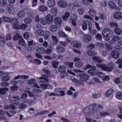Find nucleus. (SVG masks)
Wrapping results in <instances>:
<instances>
[{
    "label": "nucleus",
    "instance_id": "f257e3e1",
    "mask_svg": "<svg viewBox=\"0 0 122 122\" xmlns=\"http://www.w3.org/2000/svg\"><path fill=\"white\" fill-rule=\"evenodd\" d=\"M96 66L101 68L102 70L108 72L111 71L112 69L115 68V64L112 62H110L108 63V66L110 67L107 66L105 64H101L99 63L97 64Z\"/></svg>",
    "mask_w": 122,
    "mask_h": 122
},
{
    "label": "nucleus",
    "instance_id": "f03ea898",
    "mask_svg": "<svg viewBox=\"0 0 122 122\" xmlns=\"http://www.w3.org/2000/svg\"><path fill=\"white\" fill-rule=\"evenodd\" d=\"M102 36L105 40H109L110 37L113 36V32L108 28L103 29L102 31Z\"/></svg>",
    "mask_w": 122,
    "mask_h": 122
},
{
    "label": "nucleus",
    "instance_id": "7ed1b4c3",
    "mask_svg": "<svg viewBox=\"0 0 122 122\" xmlns=\"http://www.w3.org/2000/svg\"><path fill=\"white\" fill-rule=\"evenodd\" d=\"M88 22V30L90 31L89 34L91 36H93L95 35L97 33V30H91L92 27V24L90 21Z\"/></svg>",
    "mask_w": 122,
    "mask_h": 122
},
{
    "label": "nucleus",
    "instance_id": "20e7f679",
    "mask_svg": "<svg viewBox=\"0 0 122 122\" xmlns=\"http://www.w3.org/2000/svg\"><path fill=\"white\" fill-rule=\"evenodd\" d=\"M80 81H86L89 78L88 75L85 73H80L79 75Z\"/></svg>",
    "mask_w": 122,
    "mask_h": 122
},
{
    "label": "nucleus",
    "instance_id": "39448f33",
    "mask_svg": "<svg viewBox=\"0 0 122 122\" xmlns=\"http://www.w3.org/2000/svg\"><path fill=\"white\" fill-rule=\"evenodd\" d=\"M122 37L117 35L113 36L112 38V40L110 41V42L112 44H115L116 41H118L122 39Z\"/></svg>",
    "mask_w": 122,
    "mask_h": 122
},
{
    "label": "nucleus",
    "instance_id": "423d86ee",
    "mask_svg": "<svg viewBox=\"0 0 122 122\" xmlns=\"http://www.w3.org/2000/svg\"><path fill=\"white\" fill-rule=\"evenodd\" d=\"M9 72H6L2 74H1L4 76L2 79V81L3 82H6L9 81L10 79V76H9Z\"/></svg>",
    "mask_w": 122,
    "mask_h": 122
},
{
    "label": "nucleus",
    "instance_id": "0eeeda50",
    "mask_svg": "<svg viewBox=\"0 0 122 122\" xmlns=\"http://www.w3.org/2000/svg\"><path fill=\"white\" fill-rule=\"evenodd\" d=\"M77 18V16L74 15H71L70 17V21L71 22L72 25L74 26H75L76 25V23L75 21Z\"/></svg>",
    "mask_w": 122,
    "mask_h": 122
},
{
    "label": "nucleus",
    "instance_id": "6e6552de",
    "mask_svg": "<svg viewBox=\"0 0 122 122\" xmlns=\"http://www.w3.org/2000/svg\"><path fill=\"white\" fill-rule=\"evenodd\" d=\"M82 38L83 41L87 42L90 41L92 39L91 36L87 34H86L83 36Z\"/></svg>",
    "mask_w": 122,
    "mask_h": 122
},
{
    "label": "nucleus",
    "instance_id": "1a4fd4ad",
    "mask_svg": "<svg viewBox=\"0 0 122 122\" xmlns=\"http://www.w3.org/2000/svg\"><path fill=\"white\" fill-rule=\"evenodd\" d=\"M57 4L61 8H65L67 5V4L66 1L60 0L58 1L57 2Z\"/></svg>",
    "mask_w": 122,
    "mask_h": 122
},
{
    "label": "nucleus",
    "instance_id": "9d476101",
    "mask_svg": "<svg viewBox=\"0 0 122 122\" xmlns=\"http://www.w3.org/2000/svg\"><path fill=\"white\" fill-rule=\"evenodd\" d=\"M53 15L49 14L45 18L49 24H51L52 23L53 20Z\"/></svg>",
    "mask_w": 122,
    "mask_h": 122
},
{
    "label": "nucleus",
    "instance_id": "9b49d317",
    "mask_svg": "<svg viewBox=\"0 0 122 122\" xmlns=\"http://www.w3.org/2000/svg\"><path fill=\"white\" fill-rule=\"evenodd\" d=\"M47 4L50 8H51L55 6V2L54 0H49L47 2Z\"/></svg>",
    "mask_w": 122,
    "mask_h": 122
},
{
    "label": "nucleus",
    "instance_id": "f8f14e48",
    "mask_svg": "<svg viewBox=\"0 0 122 122\" xmlns=\"http://www.w3.org/2000/svg\"><path fill=\"white\" fill-rule=\"evenodd\" d=\"M113 16L117 19H121L122 18V13L119 12H116L114 13Z\"/></svg>",
    "mask_w": 122,
    "mask_h": 122
},
{
    "label": "nucleus",
    "instance_id": "ddd939ff",
    "mask_svg": "<svg viewBox=\"0 0 122 122\" xmlns=\"http://www.w3.org/2000/svg\"><path fill=\"white\" fill-rule=\"evenodd\" d=\"M56 50L59 53H63L65 51V50L63 47L61 45H58L56 47Z\"/></svg>",
    "mask_w": 122,
    "mask_h": 122
},
{
    "label": "nucleus",
    "instance_id": "4468645a",
    "mask_svg": "<svg viewBox=\"0 0 122 122\" xmlns=\"http://www.w3.org/2000/svg\"><path fill=\"white\" fill-rule=\"evenodd\" d=\"M71 44L72 46L76 48H80L81 46V44L79 42L76 41H73Z\"/></svg>",
    "mask_w": 122,
    "mask_h": 122
},
{
    "label": "nucleus",
    "instance_id": "2eb2a0df",
    "mask_svg": "<svg viewBox=\"0 0 122 122\" xmlns=\"http://www.w3.org/2000/svg\"><path fill=\"white\" fill-rule=\"evenodd\" d=\"M111 55L114 58L117 59L119 57V54L118 52L115 50H113L111 53Z\"/></svg>",
    "mask_w": 122,
    "mask_h": 122
},
{
    "label": "nucleus",
    "instance_id": "dca6fc26",
    "mask_svg": "<svg viewBox=\"0 0 122 122\" xmlns=\"http://www.w3.org/2000/svg\"><path fill=\"white\" fill-rule=\"evenodd\" d=\"M114 32L115 34L120 36L122 33V31L121 29L117 27L115 28Z\"/></svg>",
    "mask_w": 122,
    "mask_h": 122
},
{
    "label": "nucleus",
    "instance_id": "f3484780",
    "mask_svg": "<svg viewBox=\"0 0 122 122\" xmlns=\"http://www.w3.org/2000/svg\"><path fill=\"white\" fill-rule=\"evenodd\" d=\"M5 43V37L0 36V46H2L4 45Z\"/></svg>",
    "mask_w": 122,
    "mask_h": 122
},
{
    "label": "nucleus",
    "instance_id": "a211bd4d",
    "mask_svg": "<svg viewBox=\"0 0 122 122\" xmlns=\"http://www.w3.org/2000/svg\"><path fill=\"white\" fill-rule=\"evenodd\" d=\"M58 70L59 72H64L65 71L66 67L64 66L61 65L58 67Z\"/></svg>",
    "mask_w": 122,
    "mask_h": 122
},
{
    "label": "nucleus",
    "instance_id": "6ab92c4d",
    "mask_svg": "<svg viewBox=\"0 0 122 122\" xmlns=\"http://www.w3.org/2000/svg\"><path fill=\"white\" fill-rule=\"evenodd\" d=\"M54 21L55 24L61 25L62 22L61 18L60 17H56Z\"/></svg>",
    "mask_w": 122,
    "mask_h": 122
},
{
    "label": "nucleus",
    "instance_id": "aec40b11",
    "mask_svg": "<svg viewBox=\"0 0 122 122\" xmlns=\"http://www.w3.org/2000/svg\"><path fill=\"white\" fill-rule=\"evenodd\" d=\"M96 67H92V68L89 69L88 71V73L91 75L94 76L95 75V70Z\"/></svg>",
    "mask_w": 122,
    "mask_h": 122
},
{
    "label": "nucleus",
    "instance_id": "412c9836",
    "mask_svg": "<svg viewBox=\"0 0 122 122\" xmlns=\"http://www.w3.org/2000/svg\"><path fill=\"white\" fill-rule=\"evenodd\" d=\"M83 21L82 22V28L84 30H86L87 28V25H88V21Z\"/></svg>",
    "mask_w": 122,
    "mask_h": 122
},
{
    "label": "nucleus",
    "instance_id": "4be33fe9",
    "mask_svg": "<svg viewBox=\"0 0 122 122\" xmlns=\"http://www.w3.org/2000/svg\"><path fill=\"white\" fill-rule=\"evenodd\" d=\"M113 91L111 89H109L107 92L106 93L105 95L106 97H109L112 93Z\"/></svg>",
    "mask_w": 122,
    "mask_h": 122
},
{
    "label": "nucleus",
    "instance_id": "5701e85b",
    "mask_svg": "<svg viewBox=\"0 0 122 122\" xmlns=\"http://www.w3.org/2000/svg\"><path fill=\"white\" fill-rule=\"evenodd\" d=\"M116 98L118 100H122V93L120 92H118L116 95Z\"/></svg>",
    "mask_w": 122,
    "mask_h": 122
},
{
    "label": "nucleus",
    "instance_id": "b1692460",
    "mask_svg": "<svg viewBox=\"0 0 122 122\" xmlns=\"http://www.w3.org/2000/svg\"><path fill=\"white\" fill-rule=\"evenodd\" d=\"M88 12L90 15L93 16H95L96 14V13L95 11L92 9H90Z\"/></svg>",
    "mask_w": 122,
    "mask_h": 122
},
{
    "label": "nucleus",
    "instance_id": "393cba45",
    "mask_svg": "<svg viewBox=\"0 0 122 122\" xmlns=\"http://www.w3.org/2000/svg\"><path fill=\"white\" fill-rule=\"evenodd\" d=\"M93 60L97 62H102L103 60L99 57H97L96 56H93L92 57Z\"/></svg>",
    "mask_w": 122,
    "mask_h": 122
},
{
    "label": "nucleus",
    "instance_id": "a878e982",
    "mask_svg": "<svg viewBox=\"0 0 122 122\" xmlns=\"http://www.w3.org/2000/svg\"><path fill=\"white\" fill-rule=\"evenodd\" d=\"M87 55L90 56H92L97 55V53L94 52V51L93 50H90L87 52Z\"/></svg>",
    "mask_w": 122,
    "mask_h": 122
},
{
    "label": "nucleus",
    "instance_id": "bb28decb",
    "mask_svg": "<svg viewBox=\"0 0 122 122\" xmlns=\"http://www.w3.org/2000/svg\"><path fill=\"white\" fill-rule=\"evenodd\" d=\"M50 32L48 31H44L43 33V35L44 39L45 40H47L49 37Z\"/></svg>",
    "mask_w": 122,
    "mask_h": 122
},
{
    "label": "nucleus",
    "instance_id": "cd10ccee",
    "mask_svg": "<svg viewBox=\"0 0 122 122\" xmlns=\"http://www.w3.org/2000/svg\"><path fill=\"white\" fill-rule=\"evenodd\" d=\"M98 15L99 18L102 20H103L106 18V15L104 13H99Z\"/></svg>",
    "mask_w": 122,
    "mask_h": 122
},
{
    "label": "nucleus",
    "instance_id": "c85d7f7f",
    "mask_svg": "<svg viewBox=\"0 0 122 122\" xmlns=\"http://www.w3.org/2000/svg\"><path fill=\"white\" fill-rule=\"evenodd\" d=\"M114 82L115 84H118L119 83L122 84V77H121L120 79L118 77L116 78L115 79Z\"/></svg>",
    "mask_w": 122,
    "mask_h": 122
},
{
    "label": "nucleus",
    "instance_id": "c756f323",
    "mask_svg": "<svg viewBox=\"0 0 122 122\" xmlns=\"http://www.w3.org/2000/svg\"><path fill=\"white\" fill-rule=\"evenodd\" d=\"M57 26L56 25H52L50 27V30L52 32L55 31L57 29Z\"/></svg>",
    "mask_w": 122,
    "mask_h": 122
},
{
    "label": "nucleus",
    "instance_id": "7c9ffc66",
    "mask_svg": "<svg viewBox=\"0 0 122 122\" xmlns=\"http://www.w3.org/2000/svg\"><path fill=\"white\" fill-rule=\"evenodd\" d=\"M8 90L7 88H2L0 89V94H4L6 93V91Z\"/></svg>",
    "mask_w": 122,
    "mask_h": 122
},
{
    "label": "nucleus",
    "instance_id": "2f4dec72",
    "mask_svg": "<svg viewBox=\"0 0 122 122\" xmlns=\"http://www.w3.org/2000/svg\"><path fill=\"white\" fill-rule=\"evenodd\" d=\"M47 9V7L45 5L41 6L39 7V11L44 12Z\"/></svg>",
    "mask_w": 122,
    "mask_h": 122
},
{
    "label": "nucleus",
    "instance_id": "473e14b6",
    "mask_svg": "<svg viewBox=\"0 0 122 122\" xmlns=\"http://www.w3.org/2000/svg\"><path fill=\"white\" fill-rule=\"evenodd\" d=\"M40 22L41 24L43 25H45L48 23V21L46 18H43L40 20Z\"/></svg>",
    "mask_w": 122,
    "mask_h": 122
},
{
    "label": "nucleus",
    "instance_id": "72a5a7b5",
    "mask_svg": "<svg viewBox=\"0 0 122 122\" xmlns=\"http://www.w3.org/2000/svg\"><path fill=\"white\" fill-rule=\"evenodd\" d=\"M70 16V13L66 12L65 14L64 15L62 16L63 19L65 20H66L67 18L69 17Z\"/></svg>",
    "mask_w": 122,
    "mask_h": 122
},
{
    "label": "nucleus",
    "instance_id": "f704fd0d",
    "mask_svg": "<svg viewBox=\"0 0 122 122\" xmlns=\"http://www.w3.org/2000/svg\"><path fill=\"white\" fill-rule=\"evenodd\" d=\"M19 45L22 46H25L26 44L25 41L22 38L19 40Z\"/></svg>",
    "mask_w": 122,
    "mask_h": 122
},
{
    "label": "nucleus",
    "instance_id": "c9c22d12",
    "mask_svg": "<svg viewBox=\"0 0 122 122\" xmlns=\"http://www.w3.org/2000/svg\"><path fill=\"white\" fill-rule=\"evenodd\" d=\"M105 45L106 47V49L107 50L110 51L112 49V45L106 43L105 44Z\"/></svg>",
    "mask_w": 122,
    "mask_h": 122
},
{
    "label": "nucleus",
    "instance_id": "e433bc0d",
    "mask_svg": "<svg viewBox=\"0 0 122 122\" xmlns=\"http://www.w3.org/2000/svg\"><path fill=\"white\" fill-rule=\"evenodd\" d=\"M51 12L53 14V16H56L57 14V10L56 8L54 7L52 8L51 10Z\"/></svg>",
    "mask_w": 122,
    "mask_h": 122
},
{
    "label": "nucleus",
    "instance_id": "4c0bfd02",
    "mask_svg": "<svg viewBox=\"0 0 122 122\" xmlns=\"http://www.w3.org/2000/svg\"><path fill=\"white\" fill-rule=\"evenodd\" d=\"M83 3L85 5H89L90 3L92 2V0H82Z\"/></svg>",
    "mask_w": 122,
    "mask_h": 122
},
{
    "label": "nucleus",
    "instance_id": "58836bf2",
    "mask_svg": "<svg viewBox=\"0 0 122 122\" xmlns=\"http://www.w3.org/2000/svg\"><path fill=\"white\" fill-rule=\"evenodd\" d=\"M17 15L18 16L20 17H23L25 15L24 11L23 10H21L18 13Z\"/></svg>",
    "mask_w": 122,
    "mask_h": 122
},
{
    "label": "nucleus",
    "instance_id": "ea45409f",
    "mask_svg": "<svg viewBox=\"0 0 122 122\" xmlns=\"http://www.w3.org/2000/svg\"><path fill=\"white\" fill-rule=\"evenodd\" d=\"M36 51L41 54H42L44 52L45 50L44 49L43 47L38 48Z\"/></svg>",
    "mask_w": 122,
    "mask_h": 122
},
{
    "label": "nucleus",
    "instance_id": "a19ab883",
    "mask_svg": "<svg viewBox=\"0 0 122 122\" xmlns=\"http://www.w3.org/2000/svg\"><path fill=\"white\" fill-rule=\"evenodd\" d=\"M58 34L59 36L65 37H67L66 35L61 31H60L58 32Z\"/></svg>",
    "mask_w": 122,
    "mask_h": 122
},
{
    "label": "nucleus",
    "instance_id": "79ce46f5",
    "mask_svg": "<svg viewBox=\"0 0 122 122\" xmlns=\"http://www.w3.org/2000/svg\"><path fill=\"white\" fill-rule=\"evenodd\" d=\"M39 79H42L41 81V82L46 83L48 81V78L45 77H39Z\"/></svg>",
    "mask_w": 122,
    "mask_h": 122
},
{
    "label": "nucleus",
    "instance_id": "37998d69",
    "mask_svg": "<svg viewBox=\"0 0 122 122\" xmlns=\"http://www.w3.org/2000/svg\"><path fill=\"white\" fill-rule=\"evenodd\" d=\"M10 103L14 104L16 105H17L19 103V102L18 100L14 99L10 100Z\"/></svg>",
    "mask_w": 122,
    "mask_h": 122
},
{
    "label": "nucleus",
    "instance_id": "c03bdc74",
    "mask_svg": "<svg viewBox=\"0 0 122 122\" xmlns=\"http://www.w3.org/2000/svg\"><path fill=\"white\" fill-rule=\"evenodd\" d=\"M53 50V49L52 47L47 48L45 51V53L49 55L51 54V52Z\"/></svg>",
    "mask_w": 122,
    "mask_h": 122
},
{
    "label": "nucleus",
    "instance_id": "a18cd8bd",
    "mask_svg": "<svg viewBox=\"0 0 122 122\" xmlns=\"http://www.w3.org/2000/svg\"><path fill=\"white\" fill-rule=\"evenodd\" d=\"M2 19L4 21L7 22H9L12 20L10 18H8L6 17H3Z\"/></svg>",
    "mask_w": 122,
    "mask_h": 122
},
{
    "label": "nucleus",
    "instance_id": "49530a36",
    "mask_svg": "<svg viewBox=\"0 0 122 122\" xmlns=\"http://www.w3.org/2000/svg\"><path fill=\"white\" fill-rule=\"evenodd\" d=\"M82 65V63L81 61H77L75 64V66L76 67H81Z\"/></svg>",
    "mask_w": 122,
    "mask_h": 122
},
{
    "label": "nucleus",
    "instance_id": "de8ad7c7",
    "mask_svg": "<svg viewBox=\"0 0 122 122\" xmlns=\"http://www.w3.org/2000/svg\"><path fill=\"white\" fill-rule=\"evenodd\" d=\"M65 64L68 66V67L70 68H72L73 65L74 63L73 62H65Z\"/></svg>",
    "mask_w": 122,
    "mask_h": 122
},
{
    "label": "nucleus",
    "instance_id": "09e8293b",
    "mask_svg": "<svg viewBox=\"0 0 122 122\" xmlns=\"http://www.w3.org/2000/svg\"><path fill=\"white\" fill-rule=\"evenodd\" d=\"M109 5L110 7L112 9L114 8V7L115 5V4L111 1H109Z\"/></svg>",
    "mask_w": 122,
    "mask_h": 122
},
{
    "label": "nucleus",
    "instance_id": "8fccbe9b",
    "mask_svg": "<svg viewBox=\"0 0 122 122\" xmlns=\"http://www.w3.org/2000/svg\"><path fill=\"white\" fill-rule=\"evenodd\" d=\"M43 32L40 30H38L36 31V35L40 36H42L43 35Z\"/></svg>",
    "mask_w": 122,
    "mask_h": 122
},
{
    "label": "nucleus",
    "instance_id": "3c124183",
    "mask_svg": "<svg viewBox=\"0 0 122 122\" xmlns=\"http://www.w3.org/2000/svg\"><path fill=\"white\" fill-rule=\"evenodd\" d=\"M20 25L18 24V23H16L14 24L13 25V27L14 28L17 29H20Z\"/></svg>",
    "mask_w": 122,
    "mask_h": 122
},
{
    "label": "nucleus",
    "instance_id": "603ef678",
    "mask_svg": "<svg viewBox=\"0 0 122 122\" xmlns=\"http://www.w3.org/2000/svg\"><path fill=\"white\" fill-rule=\"evenodd\" d=\"M97 74L98 76L100 78L103 77L105 76V74L103 73L100 72H97Z\"/></svg>",
    "mask_w": 122,
    "mask_h": 122
},
{
    "label": "nucleus",
    "instance_id": "864d4df0",
    "mask_svg": "<svg viewBox=\"0 0 122 122\" xmlns=\"http://www.w3.org/2000/svg\"><path fill=\"white\" fill-rule=\"evenodd\" d=\"M19 106L20 109H23L26 108L27 106L25 104L22 103L20 104Z\"/></svg>",
    "mask_w": 122,
    "mask_h": 122
},
{
    "label": "nucleus",
    "instance_id": "5fc2aeb1",
    "mask_svg": "<svg viewBox=\"0 0 122 122\" xmlns=\"http://www.w3.org/2000/svg\"><path fill=\"white\" fill-rule=\"evenodd\" d=\"M95 38L97 40H100L102 38V36L100 34L98 33L95 36Z\"/></svg>",
    "mask_w": 122,
    "mask_h": 122
},
{
    "label": "nucleus",
    "instance_id": "6e6d98bb",
    "mask_svg": "<svg viewBox=\"0 0 122 122\" xmlns=\"http://www.w3.org/2000/svg\"><path fill=\"white\" fill-rule=\"evenodd\" d=\"M52 63L53 67L55 68H56L58 66L59 63L56 61H52Z\"/></svg>",
    "mask_w": 122,
    "mask_h": 122
},
{
    "label": "nucleus",
    "instance_id": "4d7b16f0",
    "mask_svg": "<svg viewBox=\"0 0 122 122\" xmlns=\"http://www.w3.org/2000/svg\"><path fill=\"white\" fill-rule=\"evenodd\" d=\"M114 50H121L122 48L120 46L117 45L115 46L114 47Z\"/></svg>",
    "mask_w": 122,
    "mask_h": 122
},
{
    "label": "nucleus",
    "instance_id": "13d9d810",
    "mask_svg": "<svg viewBox=\"0 0 122 122\" xmlns=\"http://www.w3.org/2000/svg\"><path fill=\"white\" fill-rule=\"evenodd\" d=\"M25 92L27 93L29 96L30 97H33V96L34 94L31 92L29 91L26 90Z\"/></svg>",
    "mask_w": 122,
    "mask_h": 122
},
{
    "label": "nucleus",
    "instance_id": "bf43d9fd",
    "mask_svg": "<svg viewBox=\"0 0 122 122\" xmlns=\"http://www.w3.org/2000/svg\"><path fill=\"white\" fill-rule=\"evenodd\" d=\"M6 3L7 2L6 0H0V3L1 5L3 6H5Z\"/></svg>",
    "mask_w": 122,
    "mask_h": 122
},
{
    "label": "nucleus",
    "instance_id": "052dcab7",
    "mask_svg": "<svg viewBox=\"0 0 122 122\" xmlns=\"http://www.w3.org/2000/svg\"><path fill=\"white\" fill-rule=\"evenodd\" d=\"M12 20L10 22H11L12 23H18V22L17 20V19L15 18H13L12 19Z\"/></svg>",
    "mask_w": 122,
    "mask_h": 122
},
{
    "label": "nucleus",
    "instance_id": "680f3d73",
    "mask_svg": "<svg viewBox=\"0 0 122 122\" xmlns=\"http://www.w3.org/2000/svg\"><path fill=\"white\" fill-rule=\"evenodd\" d=\"M10 89L12 91H16L18 89V87L17 86H12L11 87Z\"/></svg>",
    "mask_w": 122,
    "mask_h": 122
},
{
    "label": "nucleus",
    "instance_id": "e2e57ef3",
    "mask_svg": "<svg viewBox=\"0 0 122 122\" xmlns=\"http://www.w3.org/2000/svg\"><path fill=\"white\" fill-rule=\"evenodd\" d=\"M110 26L112 27H118V25L115 22H112L110 24Z\"/></svg>",
    "mask_w": 122,
    "mask_h": 122
},
{
    "label": "nucleus",
    "instance_id": "0e129e2a",
    "mask_svg": "<svg viewBox=\"0 0 122 122\" xmlns=\"http://www.w3.org/2000/svg\"><path fill=\"white\" fill-rule=\"evenodd\" d=\"M31 19L28 18H26L24 20V21L25 23L27 24L30 23L31 22Z\"/></svg>",
    "mask_w": 122,
    "mask_h": 122
},
{
    "label": "nucleus",
    "instance_id": "69168bd1",
    "mask_svg": "<svg viewBox=\"0 0 122 122\" xmlns=\"http://www.w3.org/2000/svg\"><path fill=\"white\" fill-rule=\"evenodd\" d=\"M52 37L53 41L56 43L58 42V41L56 37L55 36H52Z\"/></svg>",
    "mask_w": 122,
    "mask_h": 122
},
{
    "label": "nucleus",
    "instance_id": "338daca9",
    "mask_svg": "<svg viewBox=\"0 0 122 122\" xmlns=\"http://www.w3.org/2000/svg\"><path fill=\"white\" fill-rule=\"evenodd\" d=\"M101 116H109L110 115V114L107 112H104L100 113Z\"/></svg>",
    "mask_w": 122,
    "mask_h": 122
},
{
    "label": "nucleus",
    "instance_id": "774afa93",
    "mask_svg": "<svg viewBox=\"0 0 122 122\" xmlns=\"http://www.w3.org/2000/svg\"><path fill=\"white\" fill-rule=\"evenodd\" d=\"M35 110L33 108H30L29 109L28 112L30 114L34 113V112Z\"/></svg>",
    "mask_w": 122,
    "mask_h": 122
}]
</instances>
